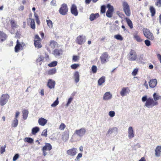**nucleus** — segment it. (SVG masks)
I'll return each instance as SVG.
<instances>
[{"label":"nucleus","instance_id":"obj_1","mask_svg":"<svg viewBox=\"0 0 161 161\" xmlns=\"http://www.w3.org/2000/svg\"><path fill=\"white\" fill-rule=\"evenodd\" d=\"M142 100L143 102H146L145 106L148 108H152L158 104L157 101H154L153 99L151 97L147 98V96L146 95L143 96Z\"/></svg>","mask_w":161,"mask_h":161},{"label":"nucleus","instance_id":"obj_2","mask_svg":"<svg viewBox=\"0 0 161 161\" xmlns=\"http://www.w3.org/2000/svg\"><path fill=\"white\" fill-rule=\"evenodd\" d=\"M123 11L125 14L127 16H130L131 14L130 10L129 5L126 2H124L122 3Z\"/></svg>","mask_w":161,"mask_h":161},{"label":"nucleus","instance_id":"obj_3","mask_svg":"<svg viewBox=\"0 0 161 161\" xmlns=\"http://www.w3.org/2000/svg\"><path fill=\"white\" fill-rule=\"evenodd\" d=\"M10 97L7 94H3L0 98V104L1 106L5 105L8 102Z\"/></svg>","mask_w":161,"mask_h":161},{"label":"nucleus","instance_id":"obj_4","mask_svg":"<svg viewBox=\"0 0 161 161\" xmlns=\"http://www.w3.org/2000/svg\"><path fill=\"white\" fill-rule=\"evenodd\" d=\"M144 35L147 38L149 39L152 40L154 38V36L153 34L150 31L146 28H144L143 29Z\"/></svg>","mask_w":161,"mask_h":161},{"label":"nucleus","instance_id":"obj_5","mask_svg":"<svg viewBox=\"0 0 161 161\" xmlns=\"http://www.w3.org/2000/svg\"><path fill=\"white\" fill-rule=\"evenodd\" d=\"M68 9L67 4L65 3H63L61 5L59 10V12L61 14L64 15L67 14Z\"/></svg>","mask_w":161,"mask_h":161},{"label":"nucleus","instance_id":"obj_6","mask_svg":"<svg viewBox=\"0 0 161 161\" xmlns=\"http://www.w3.org/2000/svg\"><path fill=\"white\" fill-rule=\"evenodd\" d=\"M86 132V129L84 128H82L79 130H76L74 133V135H76L81 137L85 135Z\"/></svg>","mask_w":161,"mask_h":161},{"label":"nucleus","instance_id":"obj_7","mask_svg":"<svg viewBox=\"0 0 161 161\" xmlns=\"http://www.w3.org/2000/svg\"><path fill=\"white\" fill-rule=\"evenodd\" d=\"M137 55L136 52L133 50L131 49L129 55V60L135 61L137 58Z\"/></svg>","mask_w":161,"mask_h":161},{"label":"nucleus","instance_id":"obj_8","mask_svg":"<svg viewBox=\"0 0 161 161\" xmlns=\"http://www.w3.org/2000/svg\"><path fill=\"white\" fill-rule=\"evenodd\" d=\"M86 40L85 36L83 35H80L77 37L76 42L79 45H82L86 42Z\"/></svg>","mask_w":161,"mask_h":161},{"label":"nucleus","instance_id":"obj_9","mask_svg":"<svg viewBox=\"0 0 161 161\" xmlns=\"http://www.w3.org/2000/svg\"><path fill=\"white\" fill-rule=\"evenodd\" d=\"M108 58L109 56L108 53L106 52L104 53L100 57L101 63L105 64L108 61Z\"/></svg>","mask_w":161,"mask_h":161},{"label":"nucleus","instance_id":"obj_10","mask_svg":"<svg viewBox=\"0 0 161 161\" xmlns=\"http://www.w3.org/2000/svg\"><path fill=\"white\" fill-rule=\"evenodd\" d=\"M130 92V90L128 87H123L120 92V94L123 97L128 94Z\"/></svg>","mask_w":161,"mask_h":161},{"label":"nucleus","instance_id":"obj_11","mask_svg":"<svg viewBox=\"0 0 161 161\" xmlns=\"http://www.w3.org/2000/svg\"><path fill=\"white\" fill-rule=\"evenodd\" d=\"M70 11L71 14L75 16H77L78 14V11L77 7L75 4H73L70 8Z\"/></svg>","mask_w":161,"mask_h":161},{"label":"nucleus","instance_id":"obj_12","mask_svg":"<svg viewBox=\"0 0 161 161\" xmlns=\"http://www.w3.org/2000/svg\"><path fill=\"white\" fill-rule=\"evenodd\" d=\"M22 45L24 46L25 44L23 43H22V44H20L19 42V40H17V41L16 44L14 48L15 52L17 53L18 52L19 50H22L23 49Z\"/></svg>","mask_w":161,"mask_h":161},{"label":"nucleus","instance_id":"obj_13","mask_svg":"<svg viewBox=\"0 0 161 161\" xmlns=\"http://www.w3.org/2000/svg\"><path fill=\"white\" fill-rule=\"evenodd\" d=\"M77 149L73 148L69 149L67 151V153L69 156H75L77 153Z\"/></svg>","mask_w":161,"mask_h":161},{"label":"nucleus","instance_id":"obj_14","mask_svg":"<svg viewBox=\"0 0 161 161\" xmlns=\"http://www.w3.org/2000/svg\"><path fill=\"white\" fill-rule=\"evenodd\" d=\"M55 85V81L51 79H49L48 80L47 86L50 89L54 88Z\"/></svg>","mask_w":161,"mask_h":161},{"label":"nucleus","instance_id":"obj_15","mask_svg":"<svg viewBox=\"0 0 161 161\" xmlns=\"http://www.w3.org/2000/svg\"><path fill=\"white\" fill-rule=\"evenodd\" d=\"M128 136L130 139H131L134 137V131L131 126L129 127L128 129Z\"/></svg>","mask_w":161,"mask_h":161},{"label":"nucleus","instance_id":"obj_16","mask_svg":"<svg viewBox=\"0 0 161 161\" xmlns=\"http://www.w3.org/2000/svg\"><path fill=\"white\" fill-rule=\"evenodd\" d=\"M112 97V95L109 92H105L103 97V99L104 100H108Z\"/></svg>","mask_w":161,"mask_h":161},{"label":"nucleus","instance_id":"obj_17","mask_svg":"<svg viewBox=\"0 0 161 161\" xmlns=\"http://www.w3.org/2000/svg\"><path fill=\"white\" fill-rule=\"evenodd\" d=\"M118 129L117 127H113L109 129L107 131L106 135H110L113 133L118 132Z\"/></svg>","mask_w":161,"mask_h":161},{"label":"nucleus","instance_id":"obj_18","mask_svg":"<svg viewBox=\"0 0 161 161\" xmlns=\"http://www.w3.org/2000/svg\"><path fill=\"white\" fill-rule=\"evenodd\" d=\"M63 50L61 49H56L53 51V54L55 57L59 56L62 54Z\"/></svg>","mask_w":161,"mask_h":161},{"label":"nucleus","instance_id":"obj_19","mask_svg":"<svg viewBox=\"0 0 161 161\" xmlns=\"http://www.w3.org/2000/svg\"><path fill=\"white\" fill-rule=\"evenodd\" d=\"M157 80L155 79L151 80L149 82V86L151 88H154L157 85Z\"/></svg>","mask_w":161,"mask_h":161},{"label":"nucleus","instance_id":"obj_20","mask_svg":"<svg viewBox=\"0 0 161 161\" xmlns=\"http://www.w3.org/2000/svg\"><path fill=\"white\" fill-rule=\"evenodd\" d=\"M39 124L42 126H44L47 122V120L43 118H39L38 120Z\"/></svg>","mask_w":161,"mask_h":161},{"label":"nucleus","instance_id":"obj_21","mask_svg":"<svg viewBox=\"0 0 161 161\" xmlns=\"http://www.w3.org/2000/svg\"><path fill=\"white\" fill-rule=\"evenodd\" d=\"M161 146H158L155 149V155L157 157H159L161 154Z\"/></svg>","mask_w":161,"mask_h":161},{"label":"nucleus","instance_id":"obj_22","mask_svg":"<svg viewBox=\"0 0 161 161\" xmlns=\"http://www.w3.org/2000/svg\"><path fill=\"white\" fill-rule=\"evenodd\" d=\"M7 38L6 34L3 32L0 31V42H2Z\"/></svg>","mask_w":161,"mask_h":161},{"label":"nucleus","instance_id":"obj_23","mask_svg":"<svg viewBox=\"0 0 161 161\" xmlns=\"http://www.w3.org/2000/svg\"><path fill=\"white\" fill-rule=\"evenodd\" d=\"M138 32L135 31L133 34L134 38L138 42H141L142 40L140 36L138 35Z\"/></svg>","mask_w":161,"mask_h":161},{"label":"nucleus","instance_id":"obj_24","mask_svg":"<svg viewBox=\"0 0 161 161\" xmlns=\"http://www.w3.org/2000/svg\"><path fill=\"white\" fill-rule=\"evenodd\" d=\"M52 149L51 145L49 143H46L45 146L42 148V150L50 151Z\"/></svg>","mask_w":161,"mask_h":161},{"label":"nucleus","instance_id":"obj_25","mask_svg":"<svg viewBox=\"0 0 161 161\" xmlns=\"http://www.w3.org/2000/svg\"><path fill=\"white\" fill-rule=\"evenodd\" d=\"M99 14L98 13L96 14H91L90 16V20L91 21H92L94 20L96 18L99 17Z\"/></svg>","mask_w":161,"mask_h":161},{"label":"nucleus","instance_id":"obj_26","mask_svg":"<svg viewBox=\"0 0 161 161\" xmlns=\"http://www.w3.org/2000/svg\"><path fill=\"white\" fill-rule=\"evenodd\" d=\"M49 46L50 47L53 49L58 46V44L54 40H51L50 42Z\"/></svg>","mask_w":161,"mask_h":161},{"label":"nucleus","instance_id":"obj_27","mask_svg":"<svg viewBox=\"0 0 161 161\" xmlns=\"http://www.w3.org/2000/svg\"><path fill=\"white\" fill-rule=\"evenodd\" d=\"M69 138V134L68 132H64L62 135V139L65 142L67 141Z\"/></svg>","mask_w":161,"mask_h":161},{"label":"nucleus","instance_id":"obj_28","mask_svg":"<svg viewBox=\"0 0 161 161\" xmlns=\"http://www.w3.org/2000/svg\"><path fill=\"white\" fill-rule=\"evenodd\" d=\"M74 76L75 82L78 83L80 80V75L79 72L77 71L75 72L74 73Z\"/></svg>","mask_w":161,"mask_h":161},{"label":"nucleus","instance_id":"obj_29","mask_svg":"<svg viewBox=\"0 0 161 161\" xmlns=\"http://www.w3.org/2000/svg\"><path fill=\"white\" fill-rule=\"evenodd\" d=\"M23 118L24 119H26L28 117L29 112L27 109H24L22 111Z\"/></svg>","mask_w":161,"mask_h":161},{"label":"nucleus","instance_id":"obj_30","mask_svg":"<svg viewBox=\"0 0 161 161\" xmlns=\"http://www.w3.org/2000/svg\"><path fill=\"white\" fill-rule=\"evenodd\" d=\"M44 57L40 55L36 59V62L39 65H41L43 61Z\"/></svg>","mask_w":161,"mask_h":161},{"label":"nucleus","instance_id":"obj_31","mask_svg":"<svg viewBox=\"0 0 161 161\" xmlns=\"http://www.w3.org/2000/svg\"><path fill=\"white\" fill-rule=\"evenodd\" d=\"M18 124V119L16 118H14V120L12 121L11 126L14 128H16Z\"/></svg>","mask_w":161,"mask_h":161},{"label":"nucleus","instance_id":"obj_32","mask_svg":"<svg viewBox=\"0 0 161 161\" xmlns=\"http://www.w3.org/2000/svg\"><path fill=\"white\" fill-rule=\"evenodd\" d=\"M105 81V78L104 76L101 77L98 80V85L99 86L101 85L103 83H104Z\"/></svg>","mask_w":161,"mask_h":161},{"label":"nucleus","instance_id":"obj_33","mask_svg":"<svg viewBox=\"0 0 161 161\" xmlns=\"http://www.w3.org/2000/svg\"><path fill=\"white\" fill-rule=\"evenodd\" d=\"M34 44L36 47L40 48L42 47V45L40 42V41L34 40Z\"/></svg>","mask_w":161,"mask_h":161},{"label":"nucleus","instance_id":"obj_34","mask_svg":"<svg viewBox=\"0 0 161 161\" xmlns=\"http://www.w3.org/2000/svg\"><path fill=\"white\" fill-rule=\"evenodd\" d=\"M125 19L130 28L131 29H132L133 28V24L131 20L129 18H126Z\"/></svg>","mask_w":161,"mask_h":161},{"label":"nucleus","instance_id":"obj_35","mask_svg":"<svg viewBox=\"0 0 161 161\" xmlns=\"http://www.w3.org/2000/svg\"><path fill=\"white\" fill-rule=\"evenodd\" d=\"M153 97L154 101H157L159 99H161V96H159L156 93H154L153 94Z\"/></svg>","mask_w":161,"mask_h":161},{"label":"nucleus","instance_id":"obj_36","mask_svg":"<svg viewBox=\"0 0 161 161\" xmlns=\"http://www.w3.org/2000/svg\"><path fill=\"white\" fill-rule=\"evenodd\" d=\"M40 130L39 127L36 126L33 128L32 129V133L33 135H35L37 132H38Z\"/></svg>","mask_w":161,"mask_h":161},{"label":"nucleus","instance_id":"obj_37","mask_svg":"<svg viewBox=\"0 0 161 161\" xmlns=\"http://www.w3.org/2000/svg\"><path fill=\"white\" fill-rule=\"evenodd\" d=\"M57 72L56 69L54 68L49 69L48 71V74L49 75H53L55 74Z\"/></svg>","mask_w":161,"mask_h":161},{"label":"nucleus","instance_id":"obj_38","mask_svg":"<svg viewBox=\"0 0 161 161\" xmlns=\"http://www.w3.org/2000/svg\"><path fill=\"white\" fill-rule=\"evenodd\" d=\"M150 11L151 13V16L152 17L154 16L156 13V11L155 9L153 6L150 7Z\"/></svg>","mask_w":161,"mask_h":161},{"label":"nucleus","instance_id":"obj_39","mask_svg":"<svg viewBox=\"0 0 161 161\" xmlns=\"http://www.w3.org/2000/svg\"><path fill=\"white\" fill-rule=\"evenodd\" d=\"M29 19L31 20V28L33 29H34L35 28V24L34 20L33 19L31 18H29Z\"/></svg>","mask_w":161,"mask_h":161},{"label":"nucleus","instance_id":"obj_40","mask_svg":"<svg viewBox=\"0 0 161 161\" xmlns=\"http://www.w3.org/2000/svg\"><path fill=\"white\" fill-rule=\"evenodd\" d=\"M10 25L12 28H15L18 26L17 25L16 22H15L14 20H10Z\"/></svg>","mask_w":161,"mask_h":161},{"label":"nucleus","instance_id":"obj_41","mask_svg":"<svg viewBox=\"0 0 161 161\" xmlns=\"http://www.w3.org/2000/svg\"><path fill=\"white\" fill-rule=\"evenodd\" d=\"M25 141L30 143H32L33 142L34 140L31 137H26L25 139Z\"/></svg>","mask_w":161,"mask_h":161},{"label":"nucleus","instance_id":"obj_42","mask_svg":"<svg viewBox=\"0 0 161 161\" xmlns=\"http://www.w3.org/2000/svg\"><path fill=\"white\" fill-rule=\"evenodd\" d=\"M114 37L117 40L119 41H122L123 39V38L120 35L118 34L114 36Z\"/></svg>","mask_w":161,"mask_h":161},{"label":"nucleus","instance_id":"obj_43","mask_svg":"<svg viewBox=\"0 0 161 161\" xmlns=\"http://www.w3.org/2000/svg\"><path fill=\"white\" fill-rule=\"evenodd\" d=\"M46 22L47 25L50 28H53V24L52 21L50 20H47Z\"/></svg>","mask_w":161,"mask_h":161},{"label":"nucleus","instance_id":"obj_44","mask_svg":"<svg viewBox=\"0 0 161 161\" xmlns=\"http://www.w3.org/2000/svg\"><path fill=\"white\" fill-rule=\"evenodd\" d=\"M57 64V62L53 61L48 64V65L50 67H54L56 66Z\"/></svg>","mask_w":161,"mask_h":161},{"label":"nucleus","instance_id":"obj_45","mask_svg":"<svg viewBox=\"0 0 161 161\" xmlns=\"http://www.w3.org/2000/svg\"><path fill=\"white\" fill-rule=\"evenodd\" d=\"M59 103V101L58 100V98L57 97L56 100L51 104V106L53 107H55Z\"/></svg>","mask_w":161,"mask_h":161},{"label":"nucleus","instance_id":"obj_46","mask_svg":"<svg viewBox=\"0 0 161 161\" xmlns=\"http://www.w3.org/2000/svg\"><path fill=\"white\" fill-rule=\"evenodd\" d=\"M113 12L110 11L109 10H107L106 13V15L109 18H111L112 17Z\"/></svg>","mask_w":161,"mask_h":161},{"label":"nucleus","instance_id":"obj_47","mask_svg":"<svg viewBox=\"0 0 161 161\" xmlns=\"http://www.w3.org/2000/svg\"><path fill=\"white\" fill-rule=\"evenodd\" d=\"M107 7L108 8V10H109V11H111L112 12H114V9L113 7L111 6L110 4H108Z\"/></svg>","mask_w":161,"mask_h":161},{"label":"nucleus","instance_id":"obj_48","mask_svg":"<svg viewBox=\"0 0 161 161\" xmlns=\"http://www.w3.org/2000/svg\"><path fill=\"white\" fill-rule=\"evenodd\" d=\"M97 67L95 65H93L92 68V70L93 73H95L97 71Z\"/></svg>","mask_w":161,"mask_h":161},{"label":"nucleus","instance_id":"obj_49","mask_svg":"<svg viewBox=\"0 0 161 161\" xmlns=\"http://www.w3.org/2000/svg\"><path fill=\"white\" fill-rule=\"evenodd\" d=\"M115 114V112L114 111H111L108 112V115L110 117H114Z\"/></svg>","mask_w":161,"mask_h":161},{"label":"nucleus","instance_id":"obj_50","mask_svg":"<svg viewBox=\"0 0 161 161\" xmlns=\"http://www.w3.org/2000/svg\"><path fill=\"white\" fill-rule=\"evenodd\" d=\"M41 135L42 136H44L45 137H47V129H45L43 130V131L41 134Z\"/></svg>","mask_w":161,"mask_h":161},{"label":"nucleus","instance_id":"obj_51","mask_svg":"<svg viewBox=\"0 0 161 161\" xmlns=\"http://www.w3.org/2000/svg\"><path fill=\"white\" fill-rule=\"evenodd\" d=\"M5 146H2L0 148V153L1 154H3L5 151Z\"/></svg>","mask_w":161,"mask_h":161},{"label":"nucleus","instance_id":"obj_52","mask_svg":"<svg viewBox=\"0 0 161 161\" xmlns=\"http://www.w3.org/2000/svg\"><path fill=\"white\" fill-rule=\"evenodd\" d=\"M65 128V125L63 123H62L59 126V128L61 130H64Z\"/></svg>","mask_w":161,"mask_h":161},{"label":"nucleus","instance_id":"obj_53","mask_svg":"<svg viewBox=\"0 0 161 161\" xmlns=\"http://www.w3.org/2000/svg\"><path fill=\"white\" fill-rule=\"evenodd\" d=\"M79 65L78 64H74L71 66V68L73 69H75L79 66Z\"/></svg>","mask_w":161,"mask_h":161},{"label":"nucleus","instance_id":"obj_54","mask_svg":"<svg viewBox=\"0 0 161 161\" xmlns=\"http://www.w3.org/2000/svg\"><path fill=\"white\" fill-rule=\"evenodd\" d=\"M105 12V7L104 5H103L101 7V13L103 14Z\"/></svg>","mask_w":161,"mask_h":161},{"label":"nucleus","instance_id":"obj_55","mask_svg":"<svg viewBox=\"0 0 161 161\" xmlns=\"http://www.w3.org/2000/svg\"><path fill=\"white\" fill-rule=\"evenodd\" d=\"M155 5L159 7H160L161 6V0H157Z\"/></svg>","mask_w":161,"mask_h":161},{"label":"nucleus","instance_id":"obj_56","mask_svg":"<svg viewBox=\"0 0 161 161\" xmlns=\"http://www.w3.org/2000/svg\"><path fill=\"white\" fill-rule=\"evenodd\" d=\"M138 71V69H135L132 73V75L133 76H135L136 75Z\"/></svg>","mask_w":161,"mask_h":161},{"label":"nucleus","instance_id":"obj_57","mask_svg":"<svg viewBox=\"0 0 161 161\" xmlns=\"http://www.w3.org/2000/svg\"><path fill=\"white\" fill-rule=\"evenodd\" d=\"M145 43L146 45L148 47L150 46L151 45L150 42L148 40H146L145 41Z\"/></svg>","mask_w":161,"mask_h":161},{"label":"nucleus","instance_id":"obj_58","mask_svg":"<svg viewBox=\"0 0 161 161\" xmlns=\"http://www.w3.org/2000/svg\"><path fill=\"white\" fill-rule=\"evenodd\" d=\"M73 100V98H72V97H70L69 99H68V102L66 104V106H68L69 105V104H70V103H71V102H72V100Z\"/></svg>","mask_w":161,"mask_h":161},{"label":"nucleus","instance_id":"obj_59","mask_svg":"<svg viewBox=\"0 0 161 161\" xmlns=\"http://www.w3.org/2000/svg\"><path fill=\"white\" fill-rule=\"evenodd\" d=\"M19 156L18 154H16L13 158V161H15L19 158Z\"/></svg>","mask_w":161,"mask_h":161},{"label":"nucleus","instance_id":"obj_60","mask_svg":"<svg viewBox=\"0 0 161 161\" xmlns=\"http://www.w3.org/2000/svg\"><path fill=\"white\" fill-rule=\"evenodd\" d=\"M137 60L139 62L142 63L143 60V56L141 55H140V56L139 57V58Z\"/></svg>","mask_w":161,"mask_h":161},{"label":"nucleus","instance_id":"obj_61","mask_svg":"<svg viewBox=\"0 0 161 161\" xmlns=\"http://www.w3.org/2000/svg\"><path fill=\"white\" fill-rule=\"evenodd\" d=\"M79 57L77 56H74L73 58V60L75 62H76L78 59Z\"/></svg>","mask_w":161,"mask_h":161},{"label":"nucleus","instance_id":"obj_62","mask_svg":"<svg viewBox=\"0 0 161 161\" xmlns=\"http://www.w3.org/2000/svg\"><path fill=\"white\" fill-rule=\"evenodd\" d=\"M51 4L53 6H56V0H53L51 2Z\"/></svg>","mask_w":161,"mask_h":161},{"label":"nucleus","instance_id":"obj_63","mask_svg":"<svg viewBox=\"0 0 161 161\" xmlns=\"http://www.w3.org/2000/svg\"><path fill=\"white\" fill-rule=\"evenodd\" d=\"M41 40V39L40 38L39 36L38 35H36L35 36V39H34V40H36V41H37V40H39V41H40Z\"/></svg>","mask_w":161,"mask_h":161},{"label":"nucleus","instance_id":"obj_64","mask_svg":"<svg viewBox=\"0 0 161 161\" xmlns=\"http://www.w3.org/2000/svg\"><path fill=\"white\" fill-rule=\"evenodd\" d=\"M157 58L160 61V63L161 64V55L159 54H158L157 55Z\"/></svg>","mask_w":161,"mask_h":161}]
</instances>
